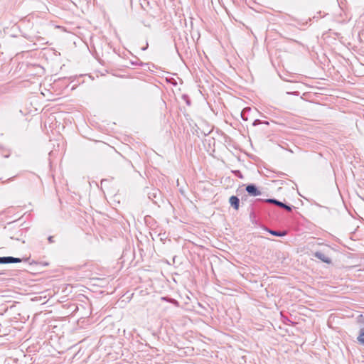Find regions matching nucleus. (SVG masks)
Returning <instances> with one entry per match:
<instances>
[{"instance_id": "nucleus-1", "label": "nucleus", "mask_w": 364, "mask_h": 364, "mask_svg": "<svg viewBox=\"0 0 364 364\" xmlns=\"http://www.w3.org/2000/svg\"><path fill=\"white\" fill-rule=\"evenodd\" d=\"M245 191L250 196H258L262 194L257 186L254 183H250L246 186Z\"/></svg>"}, {"instance_id": "nucleus-8", "label": "nucleus", "mask_w": 364, "mask_h": 364, "mask_svg": "<svg viewBox=\"0 0 364 364\" xmlns=\"http://www.w3.org/2000/svg\"><path fill=\"white\" fill-rule=\"evenodd\" d=\"M250 110H251V108H250V107H246V108H245V109L242 111V112H241V117L242 118V119H243V120L247 121V120L248 119V118H247V115H246V113H247V112H250Z\"/></svg>"}, {"instance_id": "nucleus-2", "label": "nucleus", "mask_w": 364, "mask_h": 364, "mask_svg": "<svg viewBox=\"0 0 364 364\" xmlns=\"http://www.w3.org/2000/svg\"><path fill=\"white\" fill-rule=\"evenodd\" d=\"M313 255L315 257H316L317 259L321 260L322 262H323L326 264L331 263V258L327 255H326V253L323 252L317 251V252H315Z\"/></svg>"}, {"instance_id": "nucleus-6", "label": "nucleus", "mask_w": 364, "mask_h": 364, "mask_svg": "<svg viewBox=\"0 0 364 364\" xmlns=\"http://www.w3.org/2000/svg\"><path fill=\"white\" fill-rule=\"evenodd\" d=\"M268 232L274 235V236H277V237H282V236H284L287 235V232L286 231H276V230H268Z\"/></svg>"}, {"instance_id": "nucleus-14", "label": "nucleus", "mask_w": 364, "mask_h": 364, "mask_svg": "<svg viewBox=\"0 0 364 364\" xmlns=\"http://www.w3.org/2000/svg\"><path fill=\"white\" fill-rule=\"evenodd\" d=\"M285 204L286 203H284L283 202L279 201V203L277 204V206H279V207H280L282 208H284Z\"/></svg>"}, {"instance_id": "nucleus-5", "label": "nucleus", "mask_w": 364, "mask_h": 364, "mask_svg": "<svg viewBox=\"0 0 364 364\" xmlns=\"http://www.w3.org/2000/svg\"><path fill=\"white\" fill-rule=\"evenodd\" d=\"M363 323V326L360 327L358 333V336L357 337V341L358 343L364 346V320L360 321Z\"/></svg>"}, {"instance_id": "nucleus-9", "label": "nucleus", "mask_w": 364, "mask_h": 364, "mask_svg": "<svg viewBox=\"0 0 364 364\" xmlns=\"http://www.w3.org/2000/svg\"><path fill=\"white\" fill-rule=\"evenodd\" d=\"M161 299L162 300H166L172 304H173L174 305H176V306H178L179 305V303L178 301H176V299H167L166 297H161Z\"/></svg>"}, {"instance_id": "nucleus-13", "label": "nucleus", "mask_w": 364, "mask_h": 364, "mask_svg": "<svg viewBox=\"0 0 364 364\" xmlns=\"http://www.w3.org/2000/svg\"><path fill=\"white\" fill-rule=\"evenodd\" d=\"M48 242H49V243H53V242H54L53 236H49V237H48Z\"/></svg>"}, {"instance_id": "nucleus-10", "label": "nucleus", "mask_w": 364, "mask_h": 364, "mask_svg": "<svg viewBox=\"0 0 364 364\" xmlns=\"http://www.w3.org/2000/svg\"><path fill=\"white\" fill-rule=\"evenodd\" d=\"M262 123H264V124H268V122H262L261 120L259 119H255L252 124L253 126H257L259 124H262Z\"/></svg>"}, {"instance_id": "nucleus-3", "label": "nucleus", "mask_w": 364, "mask_h": 364, "mask_svg": "<svg viewBox=\"0 0 364 364\" xmlns=\"http://www.w3.org/2000/svg\"><path fill=\"white\" fill-rule=\"evenodd\" d=\"M23 259L18 257H14L11 256L8 257H0V264H9V263H18L21 262Z\"/></svg>"}, {"instance_id": "nucleus-4", "label": "nucleus", "mask_w": 364, "mask_h": 364, "mask_svg": "<svg viewBox=\"0 0 364 364\" xmlns=\"http://www.w3.org/2000/svg\"><path fill=\"white\" fill-rule=\"evenodd\" d=\"M229 203L230 205L236 210L239 209L240 207V199L237 196H232L229 198Z\"/></svg>"}, {"instance_id": "nucleus-7", "label": "nucleus", "mask_w": 364, "mask_h": 364, "mask_svg": "<svg viewBox=\"0 0 364 364\" xmlns=\"http://www.w3.org/2000/svg\"><path fill=\"white\" fill-rule=\"evenodd\" d=\"M257 200H259V201H263V202H265V203H271V204H274V205H277V204L279 203V200L275 199V198H268V199H257Z\"/></svg>"}, {"instance_id": "nucleus-12", "label": "nucleus", "mask_w": 364, "mask_h": 364, "mask_svg": "<svg viewBox=\"0 0 364 364\" xmlns=\"http://www.w3.org/2000/svg\"><path fill=\"white\" fill-rule=\"evenodd\" d=\"M287 94L288 95H299V92L298 91H294V92H287Z\"/></svg>"}, {"instance_id": "nucleus-11", "label": "nucleus", "mask_w": 364, "mask_h": 364, "mask_svg": "<svg viewBox=\"0 0 364 364\" xmlns=\"http://www.w3.org/2000/svg\"><path fill=\"white\" fill-rule=\"evenodd\" d=\"M294 208V206L293 205H289L287 204H285L284 207V209H285L286 210H287L288 212H291L292 211Z\"/></svg>"}]
</instances>
